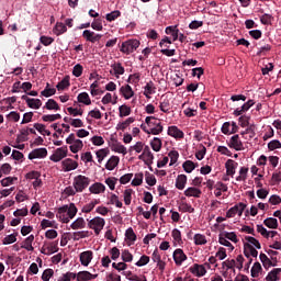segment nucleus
I'll use <instances>...</instances> for the list:
<instances>
[{
  "mask_svg": "<svg viewBox=\"0 0 281 281\" xmlns=\"http://www.w3.org/2000/svg\"><path fill=\"white\" fill-rule=\"evenodd\" d=\"M44 98H52V95H56V88H49V83H46V88L41 92Z\"/></svg>",
  "mask_w": 281,
  "mask_h": 281,
  "instance_id": "37998d69",
  "label": "nucleus"
},
{
  "mask_svg": "<svg viewBox=\"0 0 281 281\" xmlns=\"http://www.w3.org/2000/svg\"><path fill=\"white\" fill-rule=\"evenodd\" d=\"M186 196H194L195 199H201V190L194 187H190L184 191Z\"/></svg>",
  "mask_w": 281,
  "mask_h": 281,
  "instance_id": "5701e85b",
  "label": "nucleus"
},
{
  "mask_svg": "<svg viewBox=\"0 0 281 281\" xmlns=\"http://www.w3.org/2000/svg\"><path fill=\"white\" fill-rule=\"evenodd\" d=\"M98 278V274H92L89 271H79L77 273V281H91L95 280Z\"/></svg>",
  "mask_w": 281,
  "mask_h": 281,
  "instance_id": "f3484780",
  "label": "nucleus"
},
{
  "mask_svg": "<svg viewBox=\"0 0 281 281\" xmlns=\"http://www.w3.org/2000/svg\"><path fill=\"white\" fill-rule=\"evenodd\" d=\"M85 147V144L82 143L81 139H77L75 143L70 144L69 148L71 153L76 154Z\"/></svg>",
  "mask_w": 281,
  "mask_h": 281,
  "instance_id": "7c9ffc66",
  "label": "nucleus"
},
{
  "mask_svg": "<svg viewBox=\"0 0 281 281\" xmlns=\"http://www.w3.org/2000/svg\"><path fill=\"white\" fill-rule=\"evenodd\" d=\"M139 45H142V43H139L138 40H127L122 43L120 52H122V54H126V56H130V54H133V52H137Z\"/></svg>",
  "mask_w": 281,
  "mask_h": 281,
  "instance_id": "7ed1b4c3",
  "label": "nucleus"
},
{
  "mask_svg": "<svg viewBox=\"0 0 281 281\" xmlns=\"http://www.w3.org/2000/svg\"><path fill=\"white\" fill-rule=\"evenodd\" d=\"M44 109H47V111H60V105H58V102L54 99H49Z\"/></svg>",
  "mask_w": 281,
  "mask_h": 281,
  "instance_id": "bb28decb",
  "label": "nucleus"
},
{
  "mask_svg": "<svg viewBox=\"0 0 281 281\" xmlns=\"http://www.w3.org/2000/svg\"><path fill=\"white\" fill-rule=\"evenodd\" d=\"M120 93H122V95H123V98H125V100H131V98H133L135 95L133 88L128 85L122 86L120 88Z\"/></svg>",
  "mask_w": 281,
  "mask_h": 281,
  "instance_id": "a211bd4d",
  "label": "nucleus"
},
{
  "mask_svg": "<svg viewBox=\"0 0 281 281\" xmlns=\"http://www.w3.org/2000/svg\"><path fill=\"white\" fill-rule=\"evenodd\" d=\"M159 109L162 111V113H170V101L168 99L161 101Z\"/></svg>",
  "mask_w": 281,
  "mask_h": 281,
  "instance_id": "680f3d73",
  "label": "nucleus"
},
{
  "mask_svg": "<svg viewBox=\"0 0 281 281\" xmlns=\"http://www.w3.org/2000/svg\"><path fill=\"white\" fill-rule=\"evenodd\" d=\"M71 229H85L87 227V222L85 218L78 217L72 224L70 225Z\"/></svg>",
  "mask_w": 281,
  "mask_h": 281,
  "instance_id": "b1692460",
  "label": "nucleus"
},
{
  "mask_svg": "<svg viewBox=\"0 0 281 281\" xmlns=\"http://www.w3.org/2000/svg\"><path fill=\"white\" fill-rule=\"evenodd\" d=\"M278 148H281V143L278 139H273L268 143V149L269 150H278Z\"/></svg>",
  "mask_w": 281,
  "mask_h": 281,
  "instance_id": "774afa93",
  "label": "nucleus"
},
{
  "mask_svg": "<svg viewBox=\"0 0 281 281\" xmlns=\"http://www.w3.org/2000/svg\"><path fill=\"white\" fill-rule=\"evenodd\" d=\"M123 262H133V254L128 250H123L121 254Z\"/></svg>",
  "mask_w": 281,
  "mask_h": 281,
  "instance_id": "69168bd1",
  "label": "nucleus"
},
{
  "mask_svg": "<svg viewBox=\"0 0 281 281\" xmlns=\"http://www.w3.org/2000/svg\"><path fill=\"white\" fill-rule=\"evenodd\" d=\"M46 249H47V256H52V254H56L58 251V240L49 243Z\"/></svg>",
  "mask_w": 281,
  "mask_h": 281,
  "instance_id": "a18cd8bd",
  "label": "nucleus"
},
{
  "mask_svg": "<svg viewBox=\"0 0 281 281\" xmlns=\"http://www.w3.org/2000/svg\"><path fill=\"white\" fill-rule=\"evenodd\" d=\"M42 280L43 281H49L52 278H54V269L47 268L42 273Z\"/></svg>",
  "mask_w": 281,
  "mask_h": 281,
  "instance_id": "09e8293b",
  "label": "nucleus"
},
{
  "mask_svg": "<svg viewBox=\"0 0 281 281\" xmlns=\"http://www.w3.org/2000/svg\"><path fill=\"white\" fill-rule=\"evenodd\" d=\"M82 71H85V67H82L80 64H77L72 68V76H75V78H80V76H82Z\"/></svg>",
  "mask_w": 281,
  "mask_h": 281,
  "instance_id": "4d7b16f0",
  "label": "nucleus"
},
{
  "mask_svg": "<svg viewBox=\"0 0 281 281\" xmlns=\"http://www.w3.org/2000/svg\"><path fill=\"white\" fill-rule=\"evenodd\" d=\"M247 172H249V168L241 167L239 170V176L236 178V181H245L247 179Z\"/></svg>",
  "mask_w": 281,
  "mask_h": 281,
  "instance_id": "0e129e2a",
  "label": "nucleus"
},
{
  "mask_svg": "<svg viewBox=\"0 0 281 281\" xmlns=\"http://www.w3.org/2000/svg\"><path fill=\"white\" fill-rule=\"evenodd\" d=\"M16 236H19V233H13L11 235H7L2 239V245H12V244L16 243Z\"/></svg>",
  "mask_w": 281,
  "mask_h": 281,
  "instance_id": "72a5a7b5",
  "label": "nucleus"
},
{
  "mask_svg": "<svg viewBox=\"0 0 281 281\" xmlns=\"http://www.w3.org/2000/svg\"><path fill=\"white\" fill-rule=\"evenodd\" d=\"M79 260L82 265V267H89L91 263V260H93V251L87 250L80 254Z\"/></svg>",
  "mask_w": 281,
  "mask_h": 281,
  "instance_id": "ddd939ff",
  "label": "nucleus"
},
{
  "mask_svg": "<svg viewBox=\"0 0 281 281\" xmlns=\"http://www.w3.org/2000/svg\"><path fill=\"white\" fill-rule=\"evenodd\" d=\"M193 240L195 245H207V239L203 234H195Z\"/></svg>",
  "mask_w": 281,
  "mask_h": 281,
  "instance_id": "de8ad7c7",
  "label": "nucleus"
},
{
  "mask_svg": "<svg viewBox=\"0 0 281 281\" xmlns=\"http://www.w3.org/2000/svg\"><path fill=\"white\" fill-rule=\"evenodd\" d=\"M111 149L114 151V153H120L121 155H126V153H128L126 150V147L124 145H122V143L117 142V140H114L111 145Z\"/></svg>",
  "mask_w": 281,
  "mask_h": 281,
  "instance_id": "6ab92c4d",
  "label": "nucleus"
},
{
  "mask_svg": "<svg viewBox=\"0 0 281 281\" xmlns=\"http://www.w3.org/2000/svg\"><path fill=\"white\" fill-rule=\"evenodd\" d=\"M19 178L16 177H7V178H3L0 183L3 188H8V186H13L14 184V181H18Z\"/></svg>",
  "mask_w": 281,
  "mask_h": 281,
  "instance_id": "49530a36",
  "label": "nucleus"
},
{
  "mask_svg": "<svg viewBox=\"0 0 281 281\" xmlns=\"http://www.w3.org/2000/svg\"><path fill=\"white\" fill-rule=\"evenodd\" d=\"M54 34L56 36H60L61 34H65L67 32V25L63 24V22H57L55 27L53 29Z\"/></svg>",
  "mask_w": 281,
  "mask_h": 281,
  "instance_id": "a878e982",
  "label": "nucleus"
},
{
  "mask_svg": "<svg viewBox=\"0 0 281 281\" xmlns=\"http://www.w3.org/2000/svg\"><path fill=\"white\" fill-rule=\"evenodd\" d=\"M190 273L195 276L196 278H203L205 273H207V270L205 269V266L194 263L192 267L189 268Z\"/></svg>",
  "mask_w": 281,
  "mask_h": 281,
  "instance_id": "9b49d317",
  "label": "nucleus"
},
{
  "mask_svg": "<svg viewBox=\"0 0 281 281\" xmlns=\"http://www.w3.org/2000/svg\"><path fill=\"white\" fill-rule=\"evenodd\" d=\"M281 273V268H274L272 269L268 276L266 277L267 281H277L278 280V274Z\"/></svg>",
  "mask_w": 281,
  "mask_h": 281,
  "instance_id": "473e14b6",
  "label": "nucleus"
},
{
  "mask_svg": "<svg viewBox=\"0 0 281 281\" xmlns=\"http://www.w3.org/2000/svg\"><path fill=\"white\" fill-rule=\"evenodd\" d=\"M227 145L234 150H245V146L243 145V140H240V136L238 134L232 136Z\"/></svg>",
  "mask_w": 281,
  "mask_h": 281,
  "instance_id": "0eeeda50",
  "label": "nucleus"
},
{
  "mask_svg": "<svg viewBox=\"0 0 281 281\" xmlns=\"http://www.w3.org/2000/svg\"><path fill=\"white\" fill-rule=\"evenodd\" d=\"M144 183V173L139 172L135 175V178L132 180V186H142Z\"/></svg>",
  "mask_w": 281,
  "mask_h": 281,
  "instance_id": "052dcab7",
  "label": "nucleus"
},
{
  "mask_svg": "<svg viewBox=\"0 0 281 281\" xmlns=\"http://www.w3.org/2000/svg\"><path fill=\"white\" fill-rule=\"evenodd\" d=\"M145 123L147 124V126H149L150 128H153V126H156L157 124L161 123V121H159L157 117L155 116H147L145 119Z\"/></svg>",
  "mask_w": 281,
  "mask_h": 281,
  "instance_id": "bf43d9fd",
  "label": "nucleus"
},
{
  "mask_svg": "<svg viewBox=\"0 0 281 281\" xmlns=\"http://www.w3.org/2000/svg\"><path fill=\"white\" fill-rule=\"evenodd\" d=\"M113 70H110V74L112 76H115V78H120V76H124V67L122 66L121 63H114L111 65Z\"/></svg>",
  "mask_w": 281,
  "mask_h": 281,
  "instance_id": "2eb2a0df",
  "label": "nucleus"
},
{
  "mask_svg": "<svg viewBox=\"0 0 281 281\" xmlns=\"http://www.w3.org/2000/svg\"><path fill=\"white\" fill-rule=\"evenodd\" d=\"M61 166L64 172H71V170H76V168H78V161L71 158H66L65 160L61 161Z\"/></svg>",
  "mask_w": 281,
  "mask_h": 281,
  "instance_id": "f8f14e48",
  "label": "nucleus"
},
{
  "mask_svg": "<svg viewBox=\"0 0 281 281\" xmlns=\"http://www.w3.org/2000/svg\"><path fill=\"white\" fill-rule=\"evenodd\" d=\"M182 168H183L184 172L190 175V172H192L196 168V165H194V162L192 160H186L182 165Z\"/></svg>",
  "mask_w": 281,
  "mask_h": 281,
  "instance_id": "4c0bfd02",
  "label": "nucleus"
},
{
  "mask_svg": "<svg viewBox=\"0 0 281 281\" xmlns=\"http://www.w3.org/2000/svg\"><path fill=\"white\" fill-rule=\"evenodd\" d=\"M245 210H247V204L239 202L226 212V218H234L236 214H238V216H243Z\"/></svg>",
  "mask_w": 281,
  "mask_h": 281,
  "instance_id": "39448f33",
  "label": "nucleus"
},
{
  "mask_svg": "<svg viewBox=\"0 0 281 281\" xmlns=\"http://www.w3.org/2000/svg\"><path fill=\"white\" fill-rule=\"evenodd\" d=\"M106 190V187L100 182H95L92 186H90L89 191L91 194H100Z\"/></svg>",
  "mask_w": 281,
  "mask_h": 281,
  "instance_id": "aec40b11",
  "label": "nucleus"
},
{
  "mask_svg": "<svg viewBox=\"0 0 281 281\" xmlns=\"http://www.w3.org/2000/svg\"><path fill=\"white\" fill-rule=\"evenodd\" d=\"M167 134L170 137H175V139H183V137L186 136L183 131L179 130V127H177L176 125L169 126Z\"/></svg>",
  "mask_w": 281,
  "mask_h": 281,
  "instance_id": "4468645a",
  "label": "nucleus"
},
{
  "mask_svg": "<svg viewBox=\"0 0 281 281\" xmlns=\"http://www.w3.org/2000/svg\"><path fill=\"white\" fill-rule=\"evenodd\" d=\"M95 155L99 164H102V161H104V158L109 156V148L99 149Z\"/></svg>",
  "mask_w": 281,
  "mask_h": 281,
  "instance_id": "79ce46f5",
  "label": "nucleus"
},
{
  "mask_svg": "<svg viewBox=\"0 0 281 281\" xmlns=\"http://www.w3.org/2000/svg\"><path fill=\"white\" fill-rule=\"evenodd\" d=\"M40 106H43V101H41V99H31L29 101V109H38Z\"/></svg>",
  "mask_w": 281,
  "mask_h": 281,
  "instance_id": "13d9d810",
  "label": "nucleus"
},
{
  "mask_svg": "<svg viewBox=\"0 0 281 281\" xmlns=\"http://www.w3.org/2000/svg\"><path fill=\"white\" fill-rule=\"evenodd\" d=\"M168 157L170 158V166H175V164H177L179 160V151L171 150L169 151Z\"/></svg>",
  "mask_w": 281,
  "mask_h": 281,
  "instance_id": "e2e57ef3",
  "label": "nucleus"
},
{
  "mask_svg": "<svg viewBox=\"0 0 281 281\" xmlns=\"http://www.w3.org/2000/svg\"><path fill=\"white\" fill-rule=\"evenodd\" d=\"M120 117H126L131 115V106L123 104L119 108Z\"/></svg>",
  "mask_w": 281,
  "mask_h": 281,
  "instance_id": "3c124183",
  "label": "nucleus"
},
{
  "mask_svg": "<svg viewBox=\"0 0 281 281\" xmlns=\"http://www.w3.org/2000/svg\"><path fill=\"white\" fill-rule=\"evenodd\" d=\"M47 157V148H35L29 154V159H45Z\"/></svg>",
  "mask_w": 281,
  "mask_h": 281,
  "instance_id": "9d476101",
  "label": "nucleus"
},
{
  "mask_svg": "<svg viewBox=\"0 0 281 281\" xmlns=\"http://www.w3.org/2000/svg\"><path fill=\"white\" fill-rule=\"evenodd\" d=\"M260 271H262V266L260 265V262H255L250 273H251V278H258V276H260Z\"/></svg>",
  "mask_w": 281,
  "mask_h": 281,
  "instance_id": "58836bf2",
  "label": "nucleus"
},
{
  "mask_svg": "<svg viewBox=\"0 0 281 281\" xmlns=\"http://www.w3.org/2000/svg\"><path fill=\"white\" fill-rule=\"evenodd\" d=\"M179 212H189V214H194V207H192V204H189L187 202H182L180 203L179 207H178Z\"/></svg>",
  "mask_w": 281,
  "mask_h": 281,
  "instance_id": "2f4dec72",
  "label": "nucleus"
},
{
  "mask_svg": "<svg viewBox=\"0 0 281 281\" xmlns=\"http://www.w3.org/2000/svg\"><path fill=\"white\" fill-rule=\"evenodd\" d=\"M109 205H115L116 207H122V201H120V198L115 194L112 193L110 196V202L108 203Z\"/></svg>",
  "mask_w": 281,
  "mask_h": 281,
  "instance_id": "5fc2aeb1",
  "label": "nucleus"
},
{
  "mask_svg": "<svg viewBox=\"0 0 281 281\" xmlns=\"http://www.w3.org/2000/svg\"><path fill=\"white\" fill-rule=\"evenodd\" d=\"M89 183H91V179H89V177L79 175L74 178L72 187L76 192H85V190L89 188Z\"/></svg>",
  "mask_w": 281,
  "mask_h": 281,
  "instance_id": "f03ea898",
  "label": "nucleus"
},
{
  "mask_svg": "<svg viewBox=\"0 0 281 281\" xmlns=\"http://www.w3.org/2000/svg\"><path fill=\"white\" fill-rule=\"evenodd\" d=\"M68 153H69V149L67 148V146L59 147L55 149L53 155H50L49 159L50 161L58 164V161H63V159L67 157Z\"/></svg>",
  "mask_w": 281,
  "mask_h": 281,
  "instance_id": "423d86ee",
  "label": "nucleus"
},
{
  "mask_svg": "<svg viewBox=\"0 0 281 281\" xmlns=\"http://www.w3.org/2000/svg\"><path fill=\"white\" fill-rule=\"evenodd\" d=\"M104 225H106V221L100 216L93 217L90 221L88 220V227L93 229L97 236H100V232L104 229Z\"/></svg>",
  "mask_w": 281,
  "mask_h": 281,
  "instance_id": "20e7f679",
  "label": "nucleus"
},
{
  "mask_svg": "<svg viewBox=\"0 0 281 281\" xmlns=\"http://www.w3.org/2000/svg\"><path fill=\"white\" fill-rule=\"evenodd\" d=\"M218 243H220V245H223L224 247H228L231 249V251H234V245H232V243L229 240H227V237H224L223 234L220 235Z\"/></svg>",
  "mask_w": 281,
  "mask_h": 281,
  "instance_id": "864d4df0",
  "label": "nucleus"
},
{
  "mask_svg": "<svg viewBox=\"0 0 281 281\" xmlns=\"http://www.w3.org/2000/svg\"><path fill=\"white\" fill-rule=\"evenodd\" d=\"M70 77L69 76H65L63 80H60L57 83V90L58 91H65V89H67V87H69L71 83L69 82Z\"/></svg>",
  "mask_w": 281,
  "mask_h": 281,
  "instance_id": "c756f323",
  "label": "nucleus"
},
{
  "mask_svg": "<svg viewBox=\"0 0 281 281\" xmlns=\"http://www.w3.org/2000/svg\"><path fill=\"white\" fill-rule=\"evenodd\" d=\"M186 183H188V176L179 175L176 179V188L178 190H183V188H186Z\"/></svg>",
  "mask_w": 281,
  "mask_h": 281,
  "instance_id": "4be33fe9",
  "label": "nucleus"
},
{
  "mask_svg": "<svg viewBox=\"0 0 281 281\" xmlns=\"http://www.w3.org/2000/svg\"><path fill=\"white\" fill-rule=\"evenodd\" d=\"M90 236L91 233H89V231L75 232L72 234V240H79L80 238H89Z\"/></svg>",
  "mask_w": 281,
  "mask_h": 281,
  "instance_id": "f704fd0d",
  "label": "nucleus"
},
{
  "mask_svg": "<svg viewBox=\"0 0 281 281\" xmlns=\"http://www.w3.org/2000/svg\"><path fill=\"white\" fill-rule=\"evenodd\" d=\"M63 116L60 114H46L42 116L43 122H56V120H60Z\"/></svg>",
  "mask_w": 281,
  "mask_h": 281,
  "instance_id": "6e6d98bb",
  "label": "nucleus"
},
{
  "mask_svg": "<svg viewBox=\"0 0 281 281\" xmlns=\"http://www.w3.org/2000/svg\"><path fill=\"white\" fill-rule=\"evenodd\" d=\"M120 164V157L117 156H112L108 162L105 164L106 170H115Z\"/></svg>",
  "mask_w": 281,
  "mask_h": 281,
  "instance_id": "412c9836",
  "label": "nucleus"
},
{
  "mask_svg": "<svg viewBox=\"0 0 281 281\" xmlns=\"http://www.w3.org/2000/svg\"><path fill=\"white\" fill-rule=\"evenodd\" d=\"M150 146L153 148V150H155V153H159V150H161V138L159 137H154V139L150 142Z\"/></svg>",
  "mask_w": 281,
  "mask_h": 281,
  "instance_id": "e433bc0d",
  "label": "nucleus"
},
{
  "mask_svg": "<svg viewBox=\"0 0 281 281\" xmlns=\"http://www.w3.org/2000/svg\"><path fill=\"white\" fill-rule=\"evenodd\" d=\"M125 238L130 240V243H135V240H137V235L135 234V231H133V227L126 229Z\"/></svg>",
  "mask_w": 281,
  "mask_h": 281,
  "instance_id": "c03bdc74",
  "label": "nucleus"
},
{
  "mask_svg": "<svg viewBox=\"0 0 281 281\" xmlns=\"http://www.w3.org/2000/svg\"><path fill=\"white\" fill-rule=\"evenodd\" d=\"M236 166H238V162L228 159L225 162V168H226V175L227 177H234V175H236Z\"/></svg>",
  "mask_w": 281,
  "mask_h": 281,
  "instance_id": "dca6fc26",
  "label": "nucleus"
},
{
  "mask_svg": "<svg viewBox=\"0 0 281 281\" xmlns=\"http://www.w3.org/2000/svg\"><path fill=\"white\" fill-rule=\"evenodd\" d=\"M263 225L269 229H278V220L276 217H268L263 221Z\"/></svg>",
  "mask_w": 281,
  "mask_h": 281,
  "instance_id": "cd10ccee",
  "label": "nucleus"
},
{
  "mask_svg": "<svg viewBox=\"0 0 281 281\" xmlns=\"http://www.w3.org/2000/svg\"><path fill=\"white\" fill-rule=\"evenodd\" d=\"M120 16H122V12L120 10H115V11L108 13L105 15V19H106V21H109V23H111V22L120 19Z\"/></svg>",
  "mask_w": 281,
  "mask_h": 281,
  "instance_id": "c9c22d12",
  "label": "nucleus"
},
{
  "mask_svg": "<svg viewBox=\"0 0 281 281\" xmlns=\"http://www.w3.org/2000/svg\"><path fill=\"white\" fill-rule=\"evenodd\" d=\"M166 34H171L173 41H177L179 38V30L177 26H167L165 30Z\"/></svg>",
  "mask_w": 281,
  "mask_h": 281,
  "instance_id": "a19ab883",
  "label": "nucleus"
},
{
  "mask_svg": "<svg viewBox=\"0 0 281 281\" xmlns=\"http://www.w3.org/2000/svg\"><path fill=\"white\" fill-rule=\"evenodd\" d=\"M34 243V235H30L25 238L24 245L22 246L23 249H26V251H34V246L32 244Z\"/></svg>",
  "mask_w": 281,
  "mask_h": 281,
  "instance_id": "c85d7f7f",
  "label": "nucleus"
},
{
  "mask_svg": "<svg viewBox=\"0 0 281 281\" xmlns=\"http://www.w3.org/2000/svg\"><path fill=\"white\" fill-rule=\"evenodd\" d=\"M78 214V207H76L75 203H70L69 205H64L58 209L57 218L61 221V223H69L70 218H74Z\"/></svg>",
  "mask_w": 281,
  "mask_h": 281,
  "instance_id": "f257e3e1",
  "label": "nucleus"
},
{
  "mask_svg": "<svg viewBox=\"0 0 281 281\" xmlns=\"http://www.w3.org/2000/svg\"><path fill=\"white\" fill-rule=\"evenodd\" d=\"M173 260L177 267H181L188 260V256L183 252V249L178 248L173 251Z\"/></svg>",
  "mask_w": 281,
  "mask_h": 281,
  "instance_id": "6e6552de",
  "label": "nucleus"
},
{
  "mask_svg": "<svg viewBox=\"0 0 281 281\" xmlns=\"http://www.w3.org/2000/svg\"><path fill=\"white\" fill-rule=\"evenodd\" d=\"M245 240L248 245H251L252 247H256V249H262V246L260 245V241L256 239V237L246 236Z\"/></svg>",
  "mask_w": 281,
  "mask_h": 281,
  "instance_id": "ea45409f",
  "label": "nucleus"
},
{
  "mask_svg": "<svg viewBox=\"0 0 281 281\" xmlns=\"http://www.w3.org/2000/svg\"><path fill=\"white\" fill-rule=\"evenodd\" d=\"M249 120H250L249 116H247V115H241V116L238 119L239 126H241V128H247V126H249Z\"/></svg>",
  "mask_w": 281,
  "mask_h": 281,
  "instance_id": "338daca9",
  "label": "nucleus"
},
{
  "mask_svg": "<svg viewBox=\"0 0 281 281\" xmlns=\"http://www.w3.org/2000/svg\"><path fill=\"white\" fill-rule=\"evenodd\" d=\"M78 102L81 104H86V106H89L91 104V98L89 97V93L81 92L77 97Z\"/></svg>",
  "mask_w": 281,
  "mask_h": 281,
  "instance_id": "393cba45",
  "label": "nucleus"
},
{
  "mask_svg": "<svg viewBox=\"0 0 281 281\" xmlns=\"http://www.w3.org/2000/svg\"><path fill=\"white\" fill-rule=\"evenodd\" d=\"M82 36L88 43H98L102 38L101 34H95V32L91 30H85Z\"/></svg>",
  "mask_w": 281,
  "mask_h": 281,
  "instance_id": "1a4fd4ad",
  "label": "nucleus"
},
{
  "mask_svg": "<svg viewBox=\"0 0 281 281\" xmlns=\"http://www.w3.org/2000/svg\"><path fill=\"white\" fill-rule=\"evenodd\" d=\"M155 83H153V81L147 82L144 87L143 95H148V93L153 95V93H155Z\"/></svg>",
  "mask_w": 281,
  "mask_h": 281,
  "instance_id": "603ef678",
  "label": "nucleus"
},
{
  "mask_svg": "<svg viewBox=\"0 0 281 281\" xmlns=\"http://www.w3.org/2000/svg\"><path fill=\"white\" fill-rule=\"evenodd\" d=\"M125 205H130L133 201V189H126L123 193Z\"/></svg>",
  "mask_w": 281,
  "mask_h": 281,
  "instance_id": "8fccbe9b",
  "label": "nucleus"
}]
</instances>
